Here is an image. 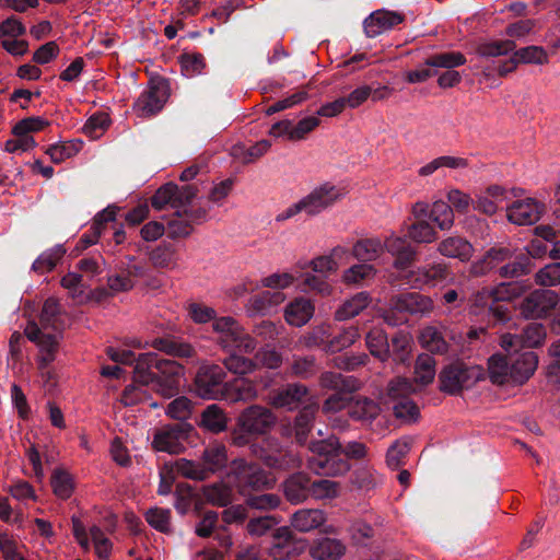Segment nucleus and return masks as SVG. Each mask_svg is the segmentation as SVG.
Returning a JSON list of instances; mask_svg holds the SVG:
<instances>
[{
	"label": "nucleus",
	"instance_id": "34",
	"mask_svg": "<svg viewBox=\"0 0 560 560\" xmlns=\"http://www.w3.org/2000/svg\"><path fill=\"white\" fill-rule=\"evenodd\" d=\"M365 345L370 353L381 361H386L389 358L388 338L383 328H371L365 336Z\"/></svg>",
	"mask_w": 560,
	"mask_h": 560
},
{
	"label": "nucleus",
	"instance_id": "31",
	"mask_svg": "<svg viewBox=\"0 0 560 560\" xmlns=\"http://www.w3.org/2000/svg\"><path fill=\"white\" fill-rule=\"evenodd\" d=\"M319 386L324 389L353 393L359 389L360 383L352 376H343L336 372H324L320 374Z\"/></svg>",
	"mask_w": 560,
	"mask_h": 560
},
{
	"label": "nucleus",
	"instance_id": "44",
	"mask_svg": "<svg viewBox=\"0 0 560 560\" xmlns=\"http://www.w3.org/2000/svg\"><path fill=\"white\" fill-rule=\"evenodd\" d=\"M532 269V259L527 254H513L512 260L499 268V275L502 278H518L528 275Z\"/></svg>",
	"mask_w": 560,
	"mask_h": 560
},
{
	"label": "nucleus",
	"instance_id": "18",
	"mask_svg": "<svg viewBox=\"0 0 560 560\" xmlns=\"http://www.w3.org/2000/svg\"><path fill=\"white\" fill-rule=\"evenodd\" d=\"M402 21L404 16L400 13L378 10L365 19L364 31L369 37H375L400 24Z\"/></svg>",
	"mask_w": 560,
	"mask_h": 560
},
{
	"label": "nucleus",
	"instance_id": "14",
	"mask_svg": "<svg viewBox=\"0 0 560 560\" xmlns=\"http://www.w3.org/2000/svg\"><path fill=\"white\" fill-rule=\"evenodd\" d=\"M390 305L398 310V313L410 315H427L434 308V303L430 296L417 292L394 295L390 298Z\"/></svg>",
	"mask_w": 560,
	"mask_h": 560
},
{
	"label": "nucleus",
	"instance_id": "64",
	"mask_svg": "<svg viewBox=\"0 0 560 560\" xmlns=\"http://www.w3.org/2000/svg\"><path fill=\"white\" fill-rule=\"evenodd\" d=\"M340 493V485L329 479H320L311 482V495L315 499H334Z\"/></svg>",
	"mask_w": 560,
	"mask_h": 560
},
{
	"label": "nucleus",
	"instance_id": "61",
	"mask_svg": "<svg viewBox=\"0 0 560 560\" xmlns=\"http://www.w3.org/2000/svg\"><path fill=\"white\" fill-rule=\"evenodd\" d=\"M174 468L177 474L183 476L184 478L203 481L207 480V475L201 467L200 462H194L186 458H179L175 462Z\"/></svg>",
	"mask_w": 560,
	"mask_h": 560
},
{
	"label": "nucleus",
	"instance_id": "24",
	"mask_svg": "<svg viewBox=\"0 0 560 560\" xmlns=\"http://www.w3.org/2000/svg\"><path fill=\"white\" fill-rule=\"evenodd\" d=\"M439 254L447 258H456L467 261L471 258L474 248L471 244L462 236H448L442 240L436 247Z\"/></svg>",
	"mask_w": 560,
	"mask_h": 560
},
{
	"label": "nucleus",
	"instance_id": "55",
	"mask_svg": "<svg viewBox=\"0 0 560 560\" xmlns=\"http://www.w3.org/2000/svg\"><path fill=\"white\" fill-rule=\"evenodd\" d=\"M466 62L465 56L459 51H448L433 55L425 59L424 66L453 69Z\"/></svg>",
	"mask_w": 560,
	"mask_h": 560
},
{
	"label": "nucleus",
	"instance_id": "25",
	"mask_svg": "<svg viewBox=\"0 0 560 560\" xmlns=\"http://www.w3.org/2000/svg\"><path fill=\"white\" fill-rule=\"evenodd\" d=\"M372 302L371 294L361 291L345 300L335 311L334 318L337 322H346L362 313Z\"/></svg>",
	"mask_w": 560,
	"mask_h": 560
},
{
	"label": "nucleus",
	"instance_id": "21",
	"mask_svg": "<svg viewBox=\"0 0 560 560\" xmlns=\"http://www.w3.org/2000/svg\"><path fill=\"white\" fill-rule=\"evenodd\" d=\"M285 499L292 504H300L311 495V478L305 472H295L283 482Z\"/></svg>",
	"mask_w": 560,
	"mask_h": 560
},
{
	"label": "nucleus",
	"instance_id": "22",
	"mask_svg": "<svg viewBox=\"0 0 560 560\" xmlns=\"http://www.w3.org/2000/svg\"><path fill=\"white\" fill-rule=\"evenodd\" d=\"M346 545L336 538L323 537L313 541L310 555L315 560H339L346 553Z\"/></svg>",
	"mask_w": 560,
	"mask_h": 560
},
{
	"label": "nucleus",
	"instance_id": "43",
	"mask_svg": "<svg viewBox=\"0 0 560 560\" xmlns=\"http://www.w3.org/2000/svg\"><path fill=\"white\" fill-rule=\"evenodd\" d=\"M230 355L224 358L222 361L223 369L229 372L244 376L252 374L256 371V363L254 358H247L244 353L237 351H229Z\"/></svg>",
	"mask_w": 560,
	"mask_h": 560
},
{
	"label": "nucleus",
	"instance_id": "63",
	"mask_svg": "<svg viewBox=\"0 0 560 560\" xmlns=\"http://www.w3.org/2000/svg\"><path fill=\"white\" fill-rule=\"evenodd\" d=\"M516 47V44L513 40H495L490 43L481 44L477 47V54L480 57H499L506 55L510 51H513Z\"/></svg>",
	"mask_w": 560,
	"mask_h": 560
},
{
	"label": "nucleus",
	"instance_id": "5",
	"mask_svg": "<svg viewBox=\"0 0 560 560\" xmlns=\"http://www.w3.org/2000/svg\"><path fill=\"white\" fill-rule=\"evenodd\" d=\"M341 198V191L335 185L325 183L314 188L307 196L299 202L290 206L287 210L277 217L278 221L287 220L301 211H305L310 215L320 213L323 210L332 206Z\"/></svg>",
	"mask_w": 560,
	"mask_h": 560
},
{
	"label": "nucleus",
	"instance_id": "46",
	"mask_svg": "<svg viewBox=\"0 0 560 560\" xmlns=\"http://www.w3.org/2000/svg\"><path fill=\"white\" fill-rule=\"evenodd\" d=\"M416 392L412 382L406 377L390 380L386 387L385 402L394 404Z\"/></svg>",
	"mask_w": 560,
	"mask_h": 560
},
{
	"label": "nucleus",
	"instance_id": "59",
	"mask_svg": "<svg viewBox=\"0 0 560 560\" xmlns=\"http://www.w3.org/2000/svg\"><path fill=\"white\" fill-rule=\"evenodd\" d=\"M192 230L194 228L190 221L184 215V212L179 210H177L167 222V236L173 240L187 237L191 234Z\"/></svg>",
	"mask_w": 560,
	"mask_h": 560
},
{
	"label": "nucleus",
	"instance_id": "32",
	"mask_svg": "<svg viewBox=\"0 0 560 560\" xmlns=\"http://www.w3.org/2000/svg\"><path fill=\"white\" fill-rule=\"evenodd\" d=\"M152 347L173 357L188 359L196 355V350L190 343L179 341L174 337L155 338L152 341Z\"/></svg>",
	"mask_w": 560,
	"mask_h": 560
},
{
	"label": "nucleus",
	"instance_id": "41",
	"mask_svg": "<svg viewBox=\"0 0 560 560\" xmlns=\"http://www.w3.org/2000/svg\"><path fill=\"white\" fill-rule=\"evenodd\" d=\"M316 411V406H306L295 417L293 428L294 436L300 445H304L307 441L308 434L313 427V422L315 420Z\"/></svg>",
	"mask_w": 560,
	"mask_h": 560
},
{
	"label": "nucleus",
	"instance_id": "47",
	"mask_svg": "<svg viewBox=\"0 0 560 560\" xmlns=\"http://www.w3.org/2000/svg\"><path fill=\"white\" fill-rule=\"evenodd\" d=\"M430 219L443 231L454 225V210L443 200L433 202L430 209Z\"/></svg>",
	"mask_w": 560,
	"mask_h": 560
},
{
	"label": "nucleus",
	"instance_id": "40",
	"mask_svg": "<svg viewBox=\"0 0 560 560\" xmlns=\"http://www.w3.org/2000/svg\"><path fill=\"white\" fill-rule=\"evenodd\" d=\"M524 287L518 282H502L494 288H485L477 296L491 298L493 301H511L520 296Z\"/></svg>",
	"mask_w": 560,
	"mask_h": 560
},
{
	"label": "nucleus",
	"instance_id": "1",
	"mask_svg": "<svg viewBox=\"0 0 560 560\" xmlns=\"http://www.w3.org/2000/svg\"><path fill=\"white\" fill-rule=\"evenodd\" d=\"M312 456L307 459L308 468L316 475L338 476L350 468L347 460L341 459V443L335 435L325 440L312 441L308 444Z\"/></svg>",
	"mask_w": 560,
	"mask_h": 560
},
{
	"label": "nucleus",
	"instance_id": "26",
	"mask_svg": "<svg viewBox=\"0 0 560 560\" xmlns=\"http://www.w3.org/2000/svg\"><path fill=\"white\" fill-rule=\"evenodd\" d=\"M348 413L355 421L372 423L380 416L381 407L369 397L358 396L351 399Z\"/></svg>",
	"mask_w": 560,
	"mask_h": 560
},
{
	"label": "nucleus",
	"instance_id": "39",
	"mask_svg": "<svg viewBox=\"0 0 560 560\" xmlns=\"http://www.w3.org/2000/svg\"><path fill=\"white\" fill-rule=\"evenodd\" d=\"M382 253L383 243L377 237L359 240L352 246V257L364 264L377 259Z\"/></svg>",
	"mask_w": 560,
	"mask_h": 560
},
{
	"label": "nucleus",
	"instance_id": "2",
	"mask_svg": "<svg viewBox=\"0 0 560 560\" xmlns=\"http://www.w3.org/2000/svg\"><path fill=\"white\" fill-rule=\"evenodd\" d=\"M228 476L233 480L238 493L246 497L253 492L272 489L276 479L257 463L235 458L230 464Z\"/></svg>",
	"mask_w": 560,
	"mask_h": 560
},
{
	"label": "nucleus",
	"instance_id": "53",
	"mask_svg": "<svg viewBox=\"0 0 560 560\" xmlns=\"http://www.w3.org/2000/svg\"><path fill=\"white\" fill-rule=\"evenodd\" d=\"M514 57L518 63L547 65L549 56L545 48L540 46H527L514 52Z\"/></svg>",
	"mask_w": 560,
	"mask_h": 560
},
{
	"label": "nucleus",
	"instance_id": "6",
	"mask_svg": "<svg viewBox=\"0 0 560 560\" xmlns=\"http://www.w3.org/2000/svg\"><path fill=\"white\" fill-rule=\"evenodd\" d=\"M194 432V427L187 422L165 424L155 430L152 447L158 452L180 454L185 451Z\"/></svg>",
	"mask_w": 560,
	"mask_h": 560
},
{
	"label": "nucleus",
	"instance_id": "15",
	"mask_svg": "<svg viewBox=\"0 0 560 560\" xmlns=\"http://www.w3.org/2000/svg\"><path fill=\"white\" fill-rule=\"evenodd\" d=\"M448 266L444 262H432L417 267L409 273V281L416 288L436 287L450 276Z\"/></svg>",
	"mask_w": 560,
	"mask_h": 560
},
{
	"label": "nucleus",
	"instance_id": "35",
	"mask_svg": "<svg viewBox=\"0 0 560 560\" xmlns=\"http://www.w3.org/2000/svg\"><path fill=\"white\" fill-rule=\"evenodd\" d=\"M156 353L140 354L135 361L133 382L140 385H151L154 382Z\"/></svg>",
	"mask_w": 560,
	"mask_h": 560
},
{
	"label": "nucleus",
	"instance_id": "17",
	"mask_svg": "<svg viewBox=\"0 0 560 560\" xmlns=\"http://www.w3.org/2000/svg\"><path fill=\"white\" fill-rule=\"evenodd\" d=\"M228 462V448L224 444L218 442L206 446L200 456L201 467L207 475V479L224 469Z\"/></svg>",
	"mask_w": 560,
	"mask_h": 560
},
{
	"label": "nucleus",
	"instance_id": "9",
	"mask_svg": "<svg viewBox=\"0 0 560 560\" xmlns=\"http://www.w3.org/2000/svg\"><path fill=\"white\" fill-rule=\"evenodd\" d=\"M170 96L168 82L159 78L150 81L149 88L141 93L133 104L138 117H150L159 113Z\"/></svg>",
	"mask_w": 560,
	"mask_h": 560
},
{
	"label": "nucleus",
	"instance_id": "45",
	"mask_svg": "<svg viewBox=\"0 0 560 560\" xmlns=\"http://www.w3.org/2000/svg\"><path fill=\"white\" fill-rule=\"evenodd\" d=\"M40 329L59 330L61 328L60 304L58 300L49 298L44 302L39 314Z\"/></svg>",
	"mask_w": 560,
	"mask_h": 560
},
{
	"label": "nucleus",
	"instance_id": "13",
	"mask_svg": "<svg viewBox=\"0 0 560 560\" xmlns=\"http://www.w3.org/2000/svg\"><path fill=\"white\" fill-rule=\"evenodd\" d=\"M298 544L299 540L290 527H278L272 533L268 556L273 560H289L299 553Z\"/></svg>",
	"mask_w": 560,
	"mask_h": 560
},
{
	"label": "nucleus",
	"instance_id": "19",
	"mask_svg": "<svg viewBox=\"0 0 560 560\" xmlns=\"http://www.w3.org/2000/svg\"><path fill=\"white\" fill-rule=\"evenodd\" d=\"M307 393L308 389L303 384H288L271 395L270 404L276 408H287L292 410L302 402Z\"/></svg>",
	"mask_w": 560,
	"mask_h": 560
},
{
	"label": "nucleus",
	"instance_id": "27",
	"mask_svg": "<svg viewBox=\"0 0 560 560\" xmlns=\"http://www.w3.org/2000/svg\"><path fill=\"white\" fill-rule=\"evenodd\" d=\"M538 358L533 351L521 353L517 358H511L512 383L524 384L536 371Z\"/></svg>",
	"mask_w": 560,
	"mask_h": 560
},
{
	"label": "nucleus",
	"instance_id": "3",
	"mask_svg": "<svg viewBox=\"0 0 560 560\" xmlns=\"http://www.w3.org/2000/svg\"><path fill=\"white\" fill-rule=\"evenodd\" d=\"M481 377L480 368L455 361L440 371L439 389L446 395L458 396L464 390L471 388Z\"/></svg>",
	"mask_w": 560,
	"mask_h": 560
},
{
	"label": "nucleus",
	"instance_id": "23",
	"mask_svg": "<svg viewBox=\"0 0 560 560\" xmlns=\"http://www.w3.org/2000/svg\"><path fill=\"white\" fill-rule=\"evenodd\" d=\"M265 445H267V456L275 457L278 462H281L279 466H268L269 468L288 470L301 467V457L292 451L284 448L276 438L265 439Z\"/></svg>",
	"mask_w": 560,
	"mask_h": 560
},
{
	"label": "nucleus",
	"instance_id": "12",
	"mask_svg": "<svg viewBox=\"0 0 560 560\" xmlns=\"http://www.w3.org/2000/svg\"><path fill=\"white\" fill-rule=\"evenodd\" d=\"M545 206L534 198L516 200L506 208L508 220L516 225L535 224L541 217Z\"/></svg>",
	"mask_w": 560,
	"mask_h": 560
},
{
	"label": "nucleus",
	"instance_id": "42",
	"mask_svg": "<svg viewBox=\"0 0 560 560\" xmlns=\"http://www.w3.org/2000/svg\"><path fill=\"white\" fill-rule=\"evenodd\" d=\"M419 341L431 353L445 354L448 351V343L434 326L424 327L420 332Z\"/></svg>",
	"mask_w": 560,
	"mask_h": 560
},
{
	"label": "nucleus",
	"instance_id": "33",
	"mask_svg": "<svg viewBox=\"0 0 560 560\" xmlns=\"http://www.w3.org/2000/svg\"><path fill=\"white\" fill-rule=\"evenodd\" d=\"M489 378L493 384L512 383L511 358L493 354L488 360Z\"/></svg>",
	"mask_w": 560,
	"mask_h": 560
},
{
	"label": "nucleus",
	"instance_id": "49",
	"mask_svg": "<svg viewBox=\"0 0 560 560\" xmlns=\"http://www.w3.org/2000/svg\"><path fill=\"white\" fill-rule=\"evenodd\" d=\"M178 192V186L174 183H166L161 186L155 194L151 197V206L155 210H163L167 205L172 208L177 209L176 194Z\"/></svg>",
	"mask_w": 560,
	"mask_h": 560
},
{
	"label": "nucleus",
	"instance_id": "8",
	"mask_svg": "<svg viewBox=\"0 0 560 560\" xmlns=\"http://www.w3.org/2000/svg\"><path fill=\"white\" fill-rule=\"evenodd\" d=\"M153 389L165 398L177 394L184 368L174 360L162 359L156 355L154 366Z\"/></svg>",
	"mask_w": 560,
	"mask_h": 560
},
{
	"label": "nucleus",
	"instance_id": "48",
	"mask_svg": "<svg viewBox=\"0 0 560 560\" xmlns=\"http://www.w3.org/2000/svg\"><path fill=\"white\" fill-rule=\"evenodd\" d=\"M361 337L357 326L343 328L337 336L332 337L327 343V351L338 352L352 346Z\"/></svg>",
	"mask_w": 560,
	"mask_h": 560
},
{
	"label": "nucleus",
	"instance_id": "4",
	"mask_svg": "<svg viewBox=\"0 0 560 560\" xmlns=\"http://www.w3.org/2000/svg\"><path fill=\"white\" fill-rule=\"evenodd\" d=\"M212 328L218 334V345L224 351L250 354L257 347L256 339L247 334L238 322L231 316L217 318L212 324Z\"/></svg>",
	"mask_w": 560,
	"mask_h": 560
},
{
	"label": "nucleus",
	"instance_id": "54",
	"mask_svg": "<svg viewBox=\"0 0 560 560\" xmlns=\"http://www.w3.org/2000/svg\"><path fill=\"white\" fill-rule=\"evenodd\" d=\"M520 336L524 348H537L545 342L547 330L540 323H530L523 329Z\"/></svg>",
	"mask_w": 560,
	"mask_h": 560
},
{
	"label": "nucleus",
	"instance_id": "57",
	"mask_svg": "<svg viewBox=\"0 0 560 560\" xmlns=\"http://www.w3.org/2000/svg\"><path fill=\"white\" fill-rule=\"evenodd\" d=\"M145 521L161 533L171 532V511L162 508H151L144 514Z\"/></svg>",
	"mask_w": 560,
	"mask_h": 560
},
{
	"label": "nucleus",
	"instance_id": "36",
	"mask_svg": "<svg viewBox=\"0 0 560 560\" xmlns=\"http://www.w3.org/2000/svg\"><path fill=\"white\" fill-rule=\"evenodd\" d=\"M436 360L429 353L417 357L413 368V382L423 386L434 381L436 373Z\"/></svg>",
	"mask_w": 560,
	"mask_h": 560
},
{
	"label": "nucleus",
	"instance_id": "28",
	"mask_svg": "<svg viewBox=\"0 0 560 560\" xmlns=\"http://www.w3.org/2000/svg\"><path fill=\"white\" fill-rule=\"evenodd\" d=\"M326 522L324 511L319 509H301L291 516V525L301 533L318 528Z\"/></svg>",
	"mask_w": 560,
	"mask_h": 560
},
{
	"label": "nucleus",
	"instance_id": "62",
	"mask_svg": "<svg viewBox=\"0 0 560 560\" xmlns=\"http://www.w3.org/2000/svg\"><path fill=\"white\" fill-rule=\"evenodd\" d=\"M82 148V141H68L61 144H55L47 149L46 153L55 163H61L65 160L75 155Z\"/></svg>",
	"mask_w": 560,
	"mask_h": 560
},
{
	"label": "nucleus",
	"instance_id": "38",
	"mask_svg": "<svg viewBox=\"0 0 560 560\" xmlns=\"http://www.w3.org/2000/svg\"><path fill=\"white\" fill-rule=\"evenodd\" d=\"M200 427L215 434L225 431L228 417L224 410L215 404L209 405L201 413Z\"/></svg>",
	"mask_w": 560,
	"mask_h": 560
},
{
	"label": "nucleus",
	"instance_id": "58",
	"mask_svg": "<svg viewBox=\"0 0 560 560\" xmlns=\"http://www.w3.org/2000/svg\"><path fill=\"white\" fill-rule=\"evenodd\" d=\"M245 498L246 506L259 511H271L279 508L281 503V499L278 494L275 493H262V494H254L250 493Z\"/></svg>",
	"mask_w": 560,
	"mask_h": 560
},
{
	"label": "nucleus",
	"instance_id": "10",
	"mask_svg": "<svg viewBox=\"0 0 560 560\" xmlns=\"http://www.w3.org/2000/svg\"><path fill=\"white\" fill-rule=\"evenodd\" d=\"M277 418L273 412L260 405H252L244 409L237 418V427L244 428L254 435L267 433L275 424Z\"/></svg>",
	"mask_w": 560,
	"mask_h": 560
},
{
	"label": "nucleus",
	"instance_id": "51",
	"mask_svg": "<svg viewBox=\"0 0 560 560\" xmlns=\"http://www.w3.org/2000/svg\"><path fill=\"white\" fill-rule=\"evenodd\" d=\"M51 487L59 499H69L74 489L72 476L63 469H56L51 476Z\"/></svg>",
	"mask_w": 560,
	"mask_h": 560
},
{
	"label": "nucleus",
	"instance_id": "11",
	"mask_svg": "<svg viewBox=\"0 0 560 560\" xmlns=\"http://www.w3.org/2000/svg\"><path fill=\"white\" fill-rule=\"evenodd\" d=\"M558 301V294L552 290H535L521 302L520 312L525 318H540L548 315Z\"/></svg>",
	"mask_w": 560,
	"mask_h": 560
},
{
	"label": "nucleus",
	"instance_id": "50",
	"mask_svg": "<svg viewBox=\"0 0 560 560\" xmlns=\"http://www.w3.org/2000/svg\"><path fill=\"white\" fill-rule=\"evenodd\" d=\"M256 370L259 368L268 370H277L283 363L282 353L277 351L273 347L265 346L258 349L254 355Z\"/></svg>",
	"mask_w": 560,
	"mask_h": 560
},
{
	"label": "nucleus",
	"instance_id": "30",
	"mask_svg": "<svg viewBox=\"0 0 560 560\" xmlns=\"http://www.w3.org/2000/svg\"><path fill=\"white\" fill-rule=\"evenodd\" d=\"M314 314V306L310 300L295 299L284 310V318L288 324L296 327L305 325Z\"/></svg>",
	"mask_w": 560,
	"mask_h": 560
},
{
	"label": "nucleus",
	"instance_id": "52",
	"mask_svg": "<svg viewBox=\"0 0 560 560\" xmlns=\"http://www.w3.org/2000/svg\"><path fill=\"white\" fill-rule=\"evenodd\" d=\"M376 269L370 264H357L346 269L342 273V282L346 284H360L364 280L373 279Z\"/></svg>",
	"mask_w": 560,
	"mask_h": 560
},
{
	"label": "nucleus",
	"instance_id": "7",
	"mask_svg": "<svg viewBox=\"0 0 560 560\" xmlns=\"http://www.w3.org/2000/svg\"><path fill=\"white\" fill-rule=\"evenodd\" d=\"M226 372L218 364L201 365L195 377L196 394L203 399H223Z\"/></svg>",
	"mask_w": 560,
	"mask_h": 560
},
{
	"label": "nucleus",
	"instance_id": "20",
	"mask_svg": "<svg viewBox=\"0 0 560 560\" xmlns=\"http://www.w3.org/2000/svg\"><path fill=\"white\" fill-rule=\"evenodd\" d=\"M513 249L509 246H493L486 252L479 260L471 265V273L474 276H482L499 266L500 264L511 260Z\"/></svg>",
	"mask_w": 560,
	"mask_h": 560
},
{
	"label": "nucleus",
	"instance_id": "37",
	"mask_svg": "<svg viewBox=\"0 0 560 560\" xmlns=\"http://www.w3.org/2000/svg\"><path fill=\"white\" fill-rule=\"evenodd\" d=\"M201 491L207 503L214 506L224 508L233 501L232 488L222 481L205 486Z\"/></svg>",
	"mask_w": 560,
	"mask_h": 560
},
{
	"label": "nucleus",
	"instance_id": "16",
	"mask_svg": "<svg viewBox=\"0 0 560 560\" xmlns=\"http://www.w3.org/2000/svg\"><path fill=\"white\" fill-rule=\"evenodd\" d=\"M25 336L35 342L45 354L39 362V369L46 368L55 360V352L58 348V339L56 335L44 334L35 322H28L24 330Z\"/></svg>",
	"mask_w": 560,
	"mask_h": 560
},
{
	"label": "nucleus",
	"instance_id": "60",
	"mask_svg": "<svg viewBox=\"0 0 560 560\" xmlns=\"http://www.w3.org/2000/svg\"><path fill=\"white\" fill-rule=\"evenodd\" d=\"M65 253L66 250L60 245L49 249L48 252L43 253L33 262V270L39 273L51 271L56 267L57 262L61 259Z\"/></svg>",
	"mask_w": 560,
	"mask_h": 560
},
{
	"label": "nucleus",
	"instance_id": "56",
	"mask_svg": "<svg viewBox=\"0 0 560 560\" xmlns=\"http://www.w3.org/2000/svg\"><path fill=\"white\" fill-rule=\"evenodd\" d=\"M408 236L416 243H432L438 235L434 228L427 220H418L408 228Z\"/></svg>",
	"mask_w": 560,
	"mask_h": 560
},
{
	"label": "nucleus",
	"instance_id": "29",
	"mask_svg": "<svg viewBox=\"0 0 560 560\" xmlns=\"http://www.w3.org/2000/svg\"><path fill=\"white\" fill-rule=\"evenodd\" d=\"M258 392L253 381L236 378L226 383V390L223 399L231 402L250 401L256 399Z\"/></svg>",
	"mask_w": 560,
	"mask_h": 560
}]
</instances>
